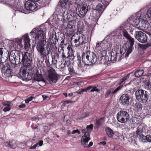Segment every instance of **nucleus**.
Returning a JSON list of instances; mask_svg holds the SVG:
<instances>
[{"mask_svg": "<svg viewBox=\"0 0 151 151\" xmlns=\"http://www.w3.org/2000/svg\"><path fill=\"white\" fill-rule=\"evenodd\" d=\"M26 106L24 104H22L19 105V108H24Z\"/></svg>", "mask_w": 151, "mask_h": 151, "instance_id": "0e129e2a", "label": "nucleus"}, {"mask_svg": "<svg viewBox=\"0 0 151 151\" xmlns=\"http://www.w3.org/2000/svg\"><path fill=\"white\" fill-rule=\"evenodd\" d=\"M99 144L102 145H103L104 146L106 144V142L105 141H104L100 142L99 143Z\"/></svg>", "mask_w": 151, "mask_h": 151, "instance_id": "338daca9", "label": "nucleus"}, {"mask_svg": "<svg viewBox=\"0 0 151 151\" xmlns=\"http://www.w3.org/2000/svg\"><path fill=\"white\" fill-rule=\"evenodd\" d=\"M75 29L74 25L68 24L65 29L66 33L68 35H72L74 32Z\"/></svg>", "mask_w": 151, "mask_h": 151, "instance_id": "6ab92c4d", "label": "nucleus"}, {"mask_svg": "<svg viewBox=\"0 0 151 151\" xmlns=\"http://www.w3.org/2000/svg\"><path fill=\"white\" fill-rule=\"evenodd\" d=\"M103 119V118H101L99 119L96 120V124L98 125H100L101 123V121Z\"/></svg>", "mask_w": 151, "mask_h": 151, "instance_id": "c03bdc74", "label": "nucleus"}, {"mask_svg": "<svg viewBox=\"0 0 151 151\" xmlns=\"http://www.w3.org/2000/svg\"><path fill=\"white\" fill-rule=\"evenodd\" d=\"M132 49L131 48H127L125 45L123 46L122 49H120L119 53L116 52L115 55L114 53H111L110 54V60L113 62L121 60L123 58L124 55H125V57H127L132 52Z\"/></svg>", "mask_w": 151, "mask_h": 151, "instance_id": "7ed1b4c3", "label": "nucleus"}, {"mask_svg": "<svg viewBox=\"0 0 151 151\" xmlns=\"http://www.w3.org/2000/svg\"><path fill=\"white\" fill-rule=\"evenodd\" d=\"M100 59L99 60V62H98V63H104V59H105V57L104 55H103L102 54H101L100 55Z\"/></svg>", "mask_w": 151, "mask_h": 151, "instance_id": "e433bc0d", "label": "nucleus"}, {"mask_svg": "<svg viewBox=\"0 0 151 151\" xmlns=\"http://www.w3.org/2000/svg\"><path fill=\"white\" fill-rule=\"evenodd\" d=\"M71 40L74 41L76 46H79L86 43V38L84 35L79 32H77L72 37Z\"/></svg>", "mask_w": 151, "mask_h": 151, "instance_id": "0eeeda50", "label": "nucleus"}, {"mask_svg": "<svg viewBox=\"0 0 151 151\" xmlns=\"http://www.w3.org/2000/svg\"><path fill=\"white\" fill-rule=\"evenodd\" d=\"M14 47L16 49H21L23 47L22 44V40L20 39H16L14 41Z\"/></svg>", "mask_w": 151, "mask_h": 151, "instance_id": "412c9836", "label": "nucleus"}, {"mask_svg": "<svg viewBox=\"0 0 151 151\" xmlns=\"http://www.w3.org/2000/svg\"><path fill=\"white\" fill-rule=\"evenodd\" d=\"M82 61L85 65H91L98 64L99 58L94 53L87 51L83 53L82 55Z\"/></svg>", "mask_w": 151, "mask_h": 151, "instance_id": "20e7f679", "label": "nucleus"}, {"mask_svg": "<svg viewBox=\"0 0 151 151\" xmlns=\"http://www.w3.org/2000/svg\"><path fill=\"white\" fill-rule=\"evenodd\" d=\"M61 38V41L60 43V44L61 45H63L64 44V37L63 36H62Z\"/></svg>", "mask_w": 151, "mask_h": 151, "instance_id": "052dcab7", "label": "nucleus"}, {"mask_svg": "<svg viewBox=\"0 0 151 151\" xmlns=\"http://www.w3.org/2000/svg\"><path fill=\"white\" fill-rule=\"evenodd\" d=\"M142 92L143 93H142V102L143 103H145L148 99V92L147 91L142 89Z\"/></svg>", "mask_w": 151, "mask_h": 151, "instance_id": "bb28decb", "label": "nucleus"}, {"mask_svg": "<svg viewBox=\"0 0 151 151\" xmlns=\"http://www.w3.org/2000/svg\"><path fill=\"white\" fill-rule=\"evenodd\" d=\"M123 34L124 36L129 41L130 43V46L128 47L132 49V47L134 42V39L129 36L127 32L123 31Z\"/></svg>", "mask_w": 151, "mask_h": 151, "instance_id": "f3484780", "label": "nucleus"}, {"mask_svg": "<svg viewBox=\"0 0 151 151\" xmlns=\"http://www.w3.org/2000/svg\"><path fill=\"white\" fill-rule=\"evenodd\" d=\"M146 13L143 14V17L144 18H147V20H151V7L149 8L146 11Z\"/></svg>", "mask_w": 151, "mask_h": 151, "instance_id": "393cba45", "label": "nucleus"}, {"mask_svg": "<svg viewBox=\"0 0 151 151\" xmlns=\"http://www.w3.org/2000/svg\"><path fill=\"white\" fill-rule=\"evenodd\" d=\"M78 69L82 70L83 69V66L81 63L80 60H79V62L78 64Z\"/></svg>", "mask_w": 151, "mask_h": 151, "instance_id": "a19ab883", "label": "nucleus"}, {"mask_svg": "<svg viewBox=\"0 0 151 151\" xmlns=\"http://www.w3.org/2000/svg\"><path fill=\"white\" fill-rule=\"evenodd\" d=\"M130 96L128 94H124L122 95L119 99V102L122 105L125 106L129 105Z\"/></svg>", "mask_w": 151, "mask_h": 151, "instance_id": "f8f14e48", "label": "nucleus"}, {"mask_svg": "<svg viewBox=\"0 0 151 151\" xmlns=\"http://www.w3.org/2000/svg\"><path fill=\"white\" fill-rule=\"evenodd\" d=\"M11 106H7L5 107L3 109V111L4 112H6L10 111L11 109Z\"/></svg>", "mask_w": 151, "mask_h": 151, "instance_id": "49530a36", "label": "nucleus"}, {"mask_svg": "<svg viewBox=\"0 0 151 151\" xmlns=\"http://www.w3.org/2000/svg\"><path fill=\"white\" fill-rule=\"evenodd\" d=\"M114 46L115 50L116 52L118 51L120 48L119 45L118 43H115L114 44Z\"/></svg>", "mask_w": 151, "mask_h": 151, "instance_id": "58836bf2", "label": "nucleus"}, {"mask_svg": "<svg viewBox=\"0 0 151 151\" xmlns=\"http://www.w3.org/2000/svg\"><path fill=\"white\" fill-rule=\"evenodd\" d=\"M24 43V48L25 50L28 51L30 48V40L29 39L28 35L26 34L22 37Z\"/></svg>", "mask_w": 151, "mask_h": 151, "instance_id": "4468645a", "label": "nucleus"}, {"mask_svg": "<svg viewBox=\"0 0 151 151\" xmlns=\"http://www.w3.org/2000/svg\"><path fill=\"white\" fill-rule=\"evenodd\" d=\"M61 50L63 51L62 53V58H68V57H67H67L66 56H65V53L64 52L63 47H61Z\"/></svg>", "mask_w": 151, "mask_h": 151, "instance_id": "09e8293b", "label": "nucleus"}, {"mask_svg": "<svg viewBox=\"0 0 151 151\" xmlns=\"http://www.w3.org/2000/svg\"><path fill=\"white\" fill-rule=\"evenodd\" d=\"M5 144L6 147L13 149H15L17 146L16 142L14 140H11L9 142H6Z\"/></svg>", "mask_w": 151, "mask_h": 151, "instance_id": "4be33fe9", "label": "nucleus"}, {"mask_svg": "<svg viewBox=\"0 0 151 151\" xmlns=\"http://www.w3.org/2000/svg\"><path fill=\"white\" fill-rule=\"evenodd\" d=\"M93 125L92 124H91L87 126L86 127V129L89 131H91L93 129Z\"/></svg>", "mask_w": 151, "mask_h": 151, "instance_id": "a18cd8bd", "label": "nucleus"}, {"mask_svg": "<svg viewBox=\"0 0 151 151\" xmlns=\"http://www.w3.org/2000/svg\"><path fill=\"white\" fill-rule=\"evenodd\" d=\"M15 65L9 63L5 64L1 70L2 73L4 74L5 77H12V73L16 72L17 69V67Z\"/></svg>", "mask_w": 151, "mask_h": 151, "instance_id": "423d86ee", "label": "nucleus"}, {"mask_svg": "<svg viewBox=\"0 0 151 151\" xmlns=\"http://www.w3.org/2000/svg\"><path fill=\"white\" fill-rule=\"evenodd\" d=\"M106 134L109 137H112L114 135V132L112 129L109 127H106L105 129Z\"/></svg>", "mask_w": 151, "mask_h": 151, "instance_id": "c85d7f7f", "label": "nucleus"}, {"mask_svg": "<svg viewBox=\"0 0 151 151\" xmlns=\"http://www.w3.org/2000/svg\"><path fill=\"white\" fill-rule=\"evenodd\" d=\"M24 6L26 9L29 11H33L36 7L35 2L31 1L30 0H28L26 1L24 4Z\"/></svg>", "mask_w": 151, "mask_h": 151, "instance_id": "ddd939ff", "label": "nucleus"}, {"mask_svg": "<svg viewBox=\"0 0 151 151\" xmlns=\"http://www.w3.org/2000/svg\"><path fill=\"white\" fill-rule=\"evenodd\" d=\"M147 18L141 17L139 23V27L142 28V29L145 28L146 27V24L147 22Z\"/></svg>", "mask_w": 151, "mask_h": 151, "instance_id": "b1692460", "label": "nucleus"}, {"mask_svg": "<svg viewBox=\"0 0 151 151\" xmlns=\"http://www.w3.org/2000/svg\"><path fill=\"white\" fill-rule=\"evenodd\" d=\"M146 141L151 142V136L147 135L146 136Z\"/></svg>", "mask_w": 151, "mask_h": 151, "instance_id": "864d4df0", "label": "nucleus"}, {"mask_svg": "<svg viewBox=\"0 0 151 151\" xmlns=\"http://www.w3.org/2000/svg\"><path fill=\"white\" fill-rule=\"evenodd\" d=\"M73 101L70 100H66L63 101V103L64 105L66 104H68L69 103H72Z\"/></svg>", "mask_w": 151, "mask_h": 151, "instance_id": "6e6d98bb", "label": "nucleus"}, {"mask_svg": "<svg viewBox=\"0 0 151 151\" xmlns=\"http://www.w3.org/2000/svg\"><path fill=\"white\" fill-rule=\"evenodd\" d=\"M145 46L147 48L151 46V36L150 37L149 42L145 45Z\"/></svg>", "mask_w": 151, "mask_h": 151, "instance_id": "603ef678", "label": "nucleus"}, {"mask_svg": "<svg viewBox=\"0 0 151 151\" xmlns=\"http://www.w3.org/2000/svg\"><path fill=\"white\" fill-rule=\"evenodd\" d=\"M68 70L69 72L70 73H75L74 70L73 68L72 67H71L68 66Z\"/></svg>", "mask_w": 151, "mask_h": 151, "instance_id": "de8ad7c7", "label": "nucleus"}, {"mask_svg": "<svg viewBox=\"0 0 151 151\" xmlns=\"http://www.w3.org/2000/svg\"><path fill=\"white\" fill-rule=\"evenodd\" d=\"M68 55L67 56V57L69 58L72 56H73L74 55L73 50L70 51H68Z\"/></svg>", "mask_w": 151, "mask_h": 151, "instance_id": "79ce46f5", "label": "nucleus"}, {"mask_svg": "<svg viewBox=\"0 0 151 151\" xmlns=\"http://www.w3.org/2000/svg\"><path fill=\"white\" fill-rule=\"evenodd\" d=\"M48 34L49 37L48 39H49L50 41L51 39H53V37H54V38H56L55 32L51 29H49Z\"/></svg>", "mask_w": 151, "mask_h": 151, "instance_id": "cd10ccee", "label": "nucleus"}, {"mask_svg": "<svg viewBox=\"0 0 151 151\" xmlns=\"http://www.w3.org/2000/svg\"><path fill=\"white\" fill-rule=\"evenodd\" d=\"M68 0H60L59 3L62 7L65 6L68 4Z\"/></svg>", "mask_w": 151, "mask_h": 151, "instance_id": "72a5a7b5", "label": "nucleus"}, {"mask_svg": "<svg viewBox=\"0 0 151 151\" xmlns=\"http://www.w3.org/2000/svg\"><path fill=\"white\" fill-rule=\"evenodd\" d=\"M49 3V1L48 0H41L40 2V6L43 7L45 6Z\"/></svg>", "mask_w": 151, "mask_h": 151, "instance_id": "473e14b6", "label": "nucleus"}, {"mask_svg": "<svg viewBox=\"0 0 151 151\" xmlns=\"http://www.w3.org/2000/svg\"><path fill=\"white\" fill-rule=\"evenodd\" d=\"M81 0H75L76 3L77 4L76 8V11L78 13V15L80 17H83L86 14L88 11V7L87 6L80 5Z\"/></svg>", "mask_w": 151, "mask_h": 151, "instance_id": "6e6552de", "label": "nucleus"}, {"mask_svg": "<svg viewBox=\"0 0 151 151\" xmlns=\"http://www.w3.org/2000/svg\"><path fill=\"white\" fill-rule=\"evenodd\" d=\"M63 14L64 18L68 20L69 22L76 21L77 19V14L75 12L68 10L65 11Z\"/></svg>", "mask_w": 151, "mask_h": 151, "instance_id": "1a4fd4ad", "label": "nucleus"}, {"mask_svg": "<svg viewBox=\"0 0 151 151\" xmlns=\"http://www.w3.org/2000/svg\"><path fill=\"white\" fill-rule=\"evenodd\" d=\"M1 59L0 60V69H1V70L3 68L4 66L5 65H3V63L1 62Z\"/></svg>", "mask_w": 151, "mask_h": 151, "instance_id": "e2e57ef3", "label": "nucleus"}, {"mask_svg": "<svg viewBox=\"0 0 151 151\" xmlns=\"http://www.w3.org/2000/svg\"><path fill=\"white\" fill-rule=\"evenodd\" d=\"M81 132L82 133H83V134H85V133H89L88 132H87L86 130H85L84 129H83L82 130Z\"/></svg>", "mask_w": 151, "mask_h": 151, "instance_id": "774afa93", "label": "nucleus"}, {"mask_svg": "<svg viewBox=\"0 0 151 151\" xmlns=\"http://www.w3.org/2000/svg\"><path fill=\"white\" fill-rule=\"evenodd\" d=\"M93 144V143L92 142H90L88 144H86V145H84L83 146L85 147H89L91 146Z\"/></svg>", "mask_w": 151, "mask_h": 151, "instance_id": "3c124183", "label": "nucleus"}, {"mask_svg": "<svg viewBox=\"0 0 151 151\" xmlns=\"http://www.w3.org/2000/svg\"><path fill=\"white\" fill-rule=\"evenodd\" d=\"M48 80L50 81H51L53 83H56L58 80V76L55 73H50L48 76Z\"/></svg>", "mask_w": 151, "mask_h": 151, "instance_id": "aec40b11", "label": "nucleus"}, {"mask_svg": "<svg viewBox=\"0 0 151 151\" xmlns=\"http://www.w3.org/2000/svg\"><path fill=\"white\" fill-rule=\"evenodd\" d=\"M46 28H44L42 29L39 28L35 31V38L36 40H40L37 42L36 49L38 52L41 57H47L49 54H52L53 50L51 47L50 44L52 45H55L56 41H58L57 38L51 39L50 41L48 40L46 42L45 39V33Z\"/></svg>", "mask_w": 151, "mask_h": 151, "instance_id": "f257e3e1", "label": "nucleus"}, {"mask_svg": "<svg viewBox=\"0 0 151 151\" xmlns=\"http://www.w3.org/2000/svg\"><path fill=\"white\" fill-rule=\"evenodd\" d=\"M142 89H140L137 90L135 92V96L139 102H142Z\"/></svg>", "mask_w": 151, "mask_h": 151, "instance_id": "5701e85b", "label": "nucleus"}, {"mask_svg": "<svg viewBox=\"0 0 151 151\" xmlns=\"http://www.w3.org/2000/svg\"><path fill=\"white\" fill-rule=\"evenodd\" d=\"M144 71L143 70H139L136 71L134 73L135 76L139 78L142 76L144 73Z\"/></svg>", "mask_w": 151, "mask_h": 151, "instance_id": "7c9ffc66", "label": "nucleus"}, {"mask_svg": "<svg viewBox=\"0 0 151 151\" xmlns=\"http://www.w3.org/2000/svg\"><path fill=\"white\" fill-rule=\"evenodd\" d=\"M129 75H127L124 77L122 78L120 81V84H121L124 82L128 79L129 77Z\"/></svg>", "mask_w": 151, "mask_h": 151, "instance_id": "ea45409f", "label": "nucleus"}, {"mask_svg": "<svg viewBox=\"0 0 151 151\" xmlns=\"http://www.w3.org/2000/svg\"><path fill=\"white\" fill-rule=\"evenodd\" d=\"M143 124H139L137 128V129L136 131V133L137 134L139 135L142 133L144 131L143 129Z\"/></svg>", "mask_w": 151, "mask_h": 151, "instance_id": "c756f323", "label": "nucleus"}, {"mask_svg": "<svg viewBox=\"0 0 151 151\" xmlns=\"http://www.w3.org/2000/svg\"><path fill=\"white\" fill-rule=\"evenodd\" d=\"M146 13V9L145 8L141 9L135 14L131 16L129 19V23L132 25L136 26L139 25L140 19L141 17L143 18V16Z\"/></svg>", "mask_w": 151, "mask_h": 151, "instance_id": "39448f33", "label": "nucleus"}, {"mask_svg": "<svg viewBox=\"0 0 151 151\" xmlns=\"http://www.w3.org/2000/svg\"><path fill=\"white\" fill-rule=\"evenodd\" d=\"M121 88V87L119 86L115 89L113 88H110L106 92L105 95V97H108L111 94L116 93L118 91L120 90Z\"/></svg>", "mask_w": 151, "mask_h": 151, "instance_id": "a211bd4d", "label": "nucleus"}, {"mask_svg": "<svg viewBox=\"0 0 151 151\" xmlns=\"http://www.w3.org/2000/svg\"><path fill=\"white\" fill-rule=\"evenodd\" d=\"M29 56V54L28 52H18L15 55L11 52L9 56L10 63L15 65L16 66H17V63H22L23 65H25L29 64L30 62Z\"/></svg>", "mask_w": 151, "mask_h": 151, "instance_id": "f03ea898", "label": "nucleus"}, {"mask_svg": "<svg viewBox=\"0 0 151 151\" xmlns=\"http://www.w3.org/2000/svg\"><path fill=\"white\" fill-rule=\"evenodd\" d=\"M129 115L127 112L124 111H121L117 114L116 118L118 121L121 123H124L128 121Z\"/></svg>", "mask_w": 151, "mask_h": 151, "instance_id": "9d476101", "label": "nucleus"}, {"mask_svg": "<svg viewBox=\"0 0 151 151\" xmlns=\"http://www.w3.org/2000/svg\"><path fill=\"white\" fill-rule=\"evenodd\" d=\"M37 146V144H36L34 145L33 146L31 147L30 148V149H35Z\"/></svg>", "mask_w": 151, "mask_h": 151, "instance_id": "69168bd1", "label": "nucleus"}, {"mask_svg": "<svg viewBox=\"0 0 151 151\" xmlns=\"http://www.w3.org/2000/svg\"><path fill=\"white\" fill-rule=\"evenodd\" d=\"M89 113L88 112H86L82 114V117H85L89 115Z\"/></svg>", "mask_w": 151, "mask_h": 151, "instance_id": "bf43d9fd", "label": "nucleus"}, {"mask_svg": "<svg viewBox=\"0 0 151 151\" xmlns=\"http://www.w3.org/2000/svg\"><path fill=\"white\" fill-rule=\"evenodd\" d=\"M33 97L31 96L29 98H28L27 99H26L25 100V102L26 103H28L29 102V101H31L33 99Z\"/></svg>", "mask_w": 151, "mask_h": 151, "instance_id": "5fc2aeb1", "label": "nucleus"}, {"mask_svg": "<svg viewBox=\"0 0 151 151\" xmlns=\"http://www.w3.org/2000/svg\"><path fill=\"white\" fill-rule=\"evenodd\" d=\"M96 10L100 13H102L104 10L103 5L100 4H98L96 6Z\"/></svg>", "mask_w": 151, "mask_h": 151, "instance_id": "2f4dec72", "label": "nucleus"}, {"mask_svg": "<svg viewBox=\"0 0 151 151\" xmlns=\"http://www.w3.org/2000/svg\"><path fill=\"white\" fill-rule=\"evenodd\" d=\"M34 78L35 80L38 81H45L44 79L42 78V75L39 73H36L34 76Z\"/></svg>", "mask_w": 151, "mask_h": 151, "instance_id": "a878e982", "label": "nucleus"}, {"mask_svg": "<svg viewBox=\"0 0 151 151\" xmlns=\"http://www.w3.org/2000/svg\"><path fill=\"white\" fill-rule=\"evenodd\" d=\"M43 143V141L42 140H40L36 144L37 146L38 145L39 146H42Z\"/></svg>", "mask_w": 151, "mask_h": 151, "instance_id": "4d7b16f0", "label": "nucleus"}, {"mask_svg": "<svg viewBox=\"0 0 151 151\" xmlns=\"http://www.w3.org/2000/svg\"><path fill=\"white\" fill-rule=\"evenodd\" d=\"M147 83L148 89H150L151 88V83L147 82Z\"/></svg>", "mask_w": 151, "mask_h": 151, "instance_id": "680f3d73", "label": "nucleus"}, {"mask_svg": "<svg viewBox=\"0 0 151 151\" xmlns=\"http://www.w3.org/2000/svg\"><path fill=\"white\" fill-rule=\"evenodd\" d=\"M31 60H30V62L29 64L26 65H23L20 69V76L22 78H27L26 76L28 75V73L27 72V68L28 66L30 65L31 63Z\"/></svg>", "mask_w": 151, "mask_h": 151, "instance_id": "2eb2a0df", "label": "nucleus"}, {"mask_svg": "<svg viewBox=\"0 0 151 151\" xmlns=\"http://www.w3.org/2000/svg\"><path fill=\"white\" fill-rule=\"evenodd\" d=\"M68 115H65L64 116V121H65L67 124H70V120H69L68 119H67L68 117Z\"/></svg>", "mask_w": 151, "mask_h": 151, "instance_id": "37998d69", "label": "nucleus"}, {"mask_svg": "<svg viewBox=\"0 0 151 151\" xmlns=\"http://www.w3.org/2000/svg\"><path fill=\"white\" fill-rule=\"evenodd\" d=\"M76 133H78V134H80L81 132L78 129H76V130H74L71 133L72 134H74Z\"/></svg>", "mask_w": 151, "mask_h": 151, "instance_id": "13d9d810", "label": "nucleus"}, {"mask_svg": "<svg viewBox=\"0 0 151 151\" xmlns=\"http://www.w3.org/2000/svg\"><path fill=\"white\" fill-rule=\"evenodd\" d=\"M134 37L141 43H145L147 41V37L146 35L141 31H136Z\"/></svg>", "mask_w": 151, "mask_h": 151, "instance_id": "9b49d317", "label": "nucleus"}, {"mask_svg": "<svg viewBox=\"0 0 151 151\" xmlns=\"http://www.w3.org/2000/svg\"><path fill=\"white\" fill-rule=\"evenodd\" d=\"M91 138L90 137V134L89 133H86L85 134H83L82 136L81 141V144L84 146L86 145V144L88 143V141L90 140Z\"/></svg>", "mask_w": 151, "mask_h": 151, "instance_id": "dca6fc26", "label": "nucleus"}, {"mask_svg": "<svg viewBox=\"0 0 151 151\" xmlns=\"http://www.w3.org/2000/svg\"><path fill=\"white\" fill-rule=\"evenodd\" d=\"M146 136H144L143 135H141L139 137V139L140 141L145 142L146 141Z\"/></svg>", "mask_w": 151, "mask_h": 151, "instance_id": "f704fd0d", "label": "nucleus"}, {"mask_svg": "<svg viewBox=\"0 0 151 151\" xmlns=\"http://www.w3.org/2000/svg\"><path fill=\"white\" fill-rule=\"evenodd\" d=\"M135 108L137 110H141L142 109L141 104L139 103H136L135 105Z\"/></svg>", "mask_w": 151, "mask_h": 151, "instance_id": "4c0bfd02", "label": "nucleus"}, {"mask_svg": "<svg viewBox=\"0 0 151 151\" xmlns=\"http://www.w3.org/2000/svg\"><path fill=\"white\" fill-rule=\"evenodd\" d=\"M2 104L4 106H12L13 105L12 101H6L2 103Z\"/></svg>", "mask_w": 151, "mask_h": 151, "instance_id": "c9c22d12", "label": "nucleus"}, {"mask_svg": "<svg viewBox=\"0 0 151 151\" xmlns=\"http://www.w3.org/2000/svg\"><path fill=\"white\" fill-rule=\"evenodd\" d=\"M99 90L96 87H93L92 89L90 91L91 92H93L94 91L98 92Z\"/></svg>", "mask_w": 151, "mask_h": 151, "instance_id": "8fccbe9b", "label": "nucleus"}]
</instances>
